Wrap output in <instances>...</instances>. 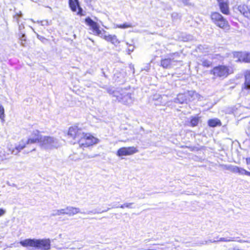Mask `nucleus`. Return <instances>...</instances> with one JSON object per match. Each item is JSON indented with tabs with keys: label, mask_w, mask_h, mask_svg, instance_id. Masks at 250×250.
Returning a JSON list of instances; mask_svg holds the SVG:
<instances>
[{
	"label": "nucleus",
	"mask_w": 250,
	"mask_h": 250,
	"mask_svg": "<svg viewBox=\"0 0 250 250\" xmlns=\"http://www.w3.org/2000/svg\"><path fill=\"white\" fill-rule=\"evenodd\" d=\"M68 136L77 142L81 147H87L99 142V140L90 133L84 132L83 129L78 126H74L69 128Z\"/></svg>",
	"instance_id": "nucleus-1"
},
{
	"label": "nucleus",
	"mask_w": 250,
	"mask_h": 250,
	"mask_svg": "<svg viewBox=\"0 0 250 250\" xmlns=\"http://www.w3.org/2000/svg\"><path fill=\"white\" fill-rule=\"evenodd\" d=\"M35 143L38 142L40 146L44 149H52L60 146V144L58 140L52 137L43 136L40 134L38 130H34L32 133Z\"/></svg>",
	"instance_id": "nucleus-2"
},
{
	"label": "nucleus",
	"mask_w": 250,
	"mask_h": 250,
	"mask_svg": "<svg viewBox=\"0 0 250 250\" xmlns=\"http://www.w3.org/2000/svg\"><path fill=\"white\" fill-rule=\"evenodd\" d=\"M20 243L23 247H34L37 250H49L51 249V241L49 239H26L21 241Z\"/></svg>",
	"instance_id": "nucleus-3"
},
{
	"label": "nucleus",
	"mask_w": 250,
	"mask_h": 250,
	"mask_svg": "<svg viewBox=\"0 0 250 250\" xmlns=\"http://www.w3.org/2000/svg\"><path fill=\"white\" fill-rule=\"evenodd\" d=\"M232 73V68L230 66L225 65H219L215 66L210 71V74L213 75L214 79L219 78L221 79H224Z\"/></svg>",
	"instance_id": "nucleus-4"
},
{
	"label": "nucleus",
	"mask_w": 250,
	"mask_h": 250,
	"mask_svg": "<svg viewBox=\"0 0 250 250\" xmlns=\"http://www.w3.org/2000/svg\"><path fill=\"white\" fill-rule=\"evenodd\" d=\"M114 94L117 100L125 104L131 105L133 103L134 98L131 93L128 92L126 90L122 89L120 92H115Z\"/></svg>",
	"instance_id": "nucleus-5"
},
{
	"label": "nucleus",
	"mask_w": 250,
	"mask_h": 250,
	"mask_svg": "<svg viewBox=\"0 0 250 250\" xmlns=\"http://www.w3.org/2000/svg\"><path fill=\"white\" fill-rule=\"evenodd\" d=\"M35 140L34 139V137L31 135L27 139H22L19 142V144L16 146L15 149H11L9 148V151L11 153L14 155H17L19 152L25 148L26 145L31 144H35Z\"/></svg>",
	"instance_id": "nucleus-6"
},
{
	"label": "nucleus",
	"mask_w": 250,
	"mask_h": 250,
	"mask_svg": "<svg viewBox=\"0 0 250 250\" xmlns=\"http://www.w3.org/2000/svg\"><path fill=\"white\" fill-rule=\"evenodd\" d=\"M35 140L34 139V137L31 135L27 139H22L19 142V144L16 146L15 149H11L9 148V151L11 153L14 155H17L19 152L25 148L26 145L31 144H35Z\"/></svg>",
	"instance_id": "nucleus-7"
},
{
	"label": "nucleus",
	"mask_w": 250,
	"mask_h": 250,
	"mask_svg": "<svg viewBox=\"0 0 250 250\" xmlns=\"http://www.w3.org/2000/svg\"><path fill=\"white\" fill-rule=\"evenodd\" d=\"M169 56V57L168 58L161 60V66L164 68H170L175 65V62L178 61L175 59L179 57L180 54L178 52H175L170 54Z\"/></svg>",
	"instance_id": "nucleus-8"
},
{
	"label": "nucleus",
	"mask_w": 250,
	"mask_h": 250,
	"mask_svg": "<svg viewBox=\"0 0 250 250\" xmlns=\"http://www.w3.org/2000/svg\"><path fill=\"white\" fill-rule=\"evenodd\" d=\"M211 18L213 22L221 28H225L228 26V22L219 13H212Z\"/></svg>",
	"instance_id": "nucleus-9"
},
{
	"label": "nucleus",
	"mask_w": 250,
	"mask_h": 250,
	"mask_svg": "<svg viewBox=\"0 0 250 250\" xmlns=\"http://www.w3.org/2000/svg\"><path fill=\"white\" fill-rule=\"evenodd\" d=\"M137 152H138V149L134 146L124 147L118 150L117 155L118 156H127L132 155Z\"/></svg>",
	"instance_id": "nucleus-10"
},
{
	"label": "nucleus",
	"mask_w": 250,
	"mask_h": 250,
	"mask_svg": "<svg viewBox=\"0 0 250 250\" xmlns=\"http://www.w3.org/2000/svg\"><path fill=\"white\" fill-rule=\"evenodd\" d=\"M85 22L89 25L93 30L95 34L98 36L102 34V31L99 29V26L98 24L93 21L90 18L87 17L85 20Z\"/></svg>",
	"instance_id": "nucleus-11"
},
{
	"label": "nucleus",
	"mask_w": 250,
	"mask_h": 250,
	"mask_svg": "<svg viewBox=\"0 0 250 250\" xmlns=\"http://www.w3.org/2000/svg\"><path fill=\"white\" fill-rule=\"evenodd\" d=\"M234 56L238 58L237 61L250 62V53L238 52H235Z\"/></svg>",
	"instance_id": "nucleus-12"
},
{
	"label": "nucleus",
	"mask_w": 250,
	"mask_h": 250,
	"mask_svg": "<svg viewBox=\"0 0 250 250\" xmlns=\"http://www.w3.org/2000/svg\"><path fill=\"white\" fill-rule=\"evenodd\" d=\"M226 169L234 173H238L241 175H246L250 176V172L247 171L243 168L237 166H226Z\"/></svg>",
	"instance_id": "nucleus-13"
},
{
	"label": "nucleus",
	"mask_w": 250,
	"mask_h": 250,
	"mask_svg": "<svg viewBox=\"0 0 250 250\" xmlns=\"http://www.w3.org/2000/svg\"><path fill=\"white\" fill-rule=\"evenodd\" d=\"M69 5L73 11H76L77 8H78V14L83 15L82 14L83 9L80 7L78 0H69Z\"/></svg>",
	"instance_id": "nucleus-14"
},
{
	"label": "nucleus",
	"mask_w": 250,
	"mask_h": 250,
	"mask_svg": "<svg viewBox=\"0 0 250 250\" xmlns=\"http://www.w3.org/2000/svg\"><path fill=\"white\" fill-rule=\"evenodd\" d=\"M238 9L245 17L250 19V6L240 5L238 6Z\"/></svg>",
	"instance_id": "nucleus-15"
},
{
	"label": "nucleus",
	"mask_w": 250,
	"mask_h": 250,
	"mask_svg": "<svg viewBox=\"0 0 250 250\" xmlns=\"http://www.w3.org/2000/svg\"><path fill=\"white\" fill-rule=\"evenodd\" d=\"M221 12L224 14H228L229 13L228 5V0H217Z\"/></svg>",
	"instance_id": "nucleus-16"
},
{
	"label": "nucleus",
	"mask_w": 250,
	"mask_h": 250,
	"mask_svg": "<svg viewBox=\"0 0 250 250\" xmlns=\"http://www.w3.org/2000/svg\"><path fill=\"white\" fill-rule=\"evenodd\" d=\"M64 214L69 216H73L78 213L81 212L80 209L77 208H75L71 206H68L64 208Z\"/></svg>",
	"instance_id": "nucleus-17"
},
{
	"label": "nucleus",
	"mask_w": 250,
	"mask_h": 250,
	"mask_svg": "<svg viewBox=\"0 0 250 250\" xmlns=\"http://www.w3.org/2000/svg\"><path fill=\"white\" fill-rule=\"evenodd\" d=\"M188 101H192L195 99H200V95L194 91H188L185 92Z\"/></svg>",
	"instance_id": "nucleus-18"
},
{
	"label": "nucleus",
	"mask_w": 250,
	"mask_h": 250,
	"mask_svg": "<svg viewBox=\"0 0 250 250\" xmlns=\"http://www.w3.org/2000/svg\"><path fill=\"white\" fill-rule=\"evenodd\" d=\"M104 38L107 42H111L113 44L117 45L120 42L115 35H104Z\"/></svg>",
	"instance_id": "nucleus-19"
},
{
	"label": "nucleus",
	"mask_w": 250,
	"mask_h": 250,
	"mask_svg": "<svg viewBox=\"0 0 250 250\" xmlns=\"http://www.w3.org/2000/svg\"><path fill=\"white\" fill-rule=\"evenodd\" d=\"M245 81L244 84L243 88L250 90V70L246 71L245 74Z\"/></svg>",
	"instance_id": "nucleus-20"
},
{
	"label": "nucleus",
	"mask_w": 250,
	"mask_h": 250,
	"mask_svg": "<svg viewBox=\"0 0 250 250\" xmlns=\"http://www.w3.org/2000/svg\"><path fill=\"white\" fill-rule=\"evenodd\" d=\"M197 62L199 64L202 65L204 67H209L212 64V62L205 59V58L200 57L197 60Z\"/></svg>",
	"instance_id": "nucleus-21"
},
{
	"label": "nucleus",
	"mask_w": 250,
	"mask_h": 250,
	"mask_svg": "<svg viewBox=\"0 0 250 250\" xmlns=\"http://www.w3.org/2000/svg\"><path fill=\"white\" fill-rule=\"evenodd\" d=\"M187 101H188V99L186 97V95L185 93L184 94H182V93L179 94L177 95V98H175L174 100V102L175 103H179V104H183L184 102H187Z\"/></svg>",
	"instance_id": "nucleus-22"
},
{
	"label": "nucleus",
	"mask_w": 250,
	"mask_h": 250,
	"mask_svg": "<svg viewBox=\"0 0 250 250\" xmlns=\"http://www.w3.org/2000/svg\"><path fill=\"white\" fill-rule=\"evenodd\" d=\"M208 125L210 127H214L222 125L220 120L217 118L209 119L208 122Z\"/></svg>",
	"instance_id": "nucleus-23"
},
{
	"label": "nucleus",
	"mask_w": 250,
	"mask_h": 250,
	"mask_svg": "<svg viewBox=\"0 0 250 250\" xmlns=\"http://www.w3.org/2000/svg\"><path fill=\"white\" fill-rule=\"evenodd\" d=\"M10 148H6L5 149L3 148H0V160H3L4 159H6V157L11 153L9 151Z\"/></svg>",
	"instance_id": "nucleus-24"
},
{
	"label": "nucleus",
	"mask_w": 250,
	"mask_h": 250,
	"mask_svg": "<svg viewBox=\"0 0 250 250\" xmlns=\"http://www.w3.org/2000/svg\"><path fill=\"white\" fill-rule=\"evenodd\" d=\"M61 214H65L64 208L54 210L53 211V212L51 214V216H55L60 215Z\"/></svg>",
	"instance_id": "nucleus-25"
},
{
	"label": "nucleus",
	"mask_w": 250,
	"mask_h": 250,
	"mask_svg": "<svg viewBox=\"0 0 250 250\" xmlns=\"http://www.w3.org/2000/svg\"><path fill=\"white\" fill-rule=\"evenodd\" d=\"M132 26L131 24L128 23H125L123 24H116L115 25V28H127L129 27H131Z\"/></svg>",
	"instance_id": "nucleus-26"
},
{
	"label": "nucleus",
	"mask_w": 250,
	"mask_h": 250,
	"mask_svg": "<svg viewBox=\"0 0 250 250\" xmlns=\"http://www.w3.org/2000/svg\"><path fill=\"white\" fill-rule=\"evenodd\" d=\"M199 119L198 117H193L191 119L190 124L192 126H195L197 125L199 123Z\"/></svg>",
	"instance_id": "nucleus-27"
},
{
	"label": "nucleus",
	"mask_w": 250,
	"mask_h": 250,
	"mask_svg": "<svg viewBox=\"0 0 250 250\" xmlns=\"http://www.w3.org/2000/svg\"><path fill=\"white\" fill-rule=\"evenodd\" d=\"M4 107L1 105H0V119L2 120H4Z\"/></svg>",
	"instance_id": "nucleus-28"
},
{
	"label": "nucleus",
	"mask_w": 250,
	"mask_h": 250,
	"mask_svg": "<svg viewBox=\"0 0 250 250\" xmlns=\"http://www.w3.org/2000/svg\"><path fill=\"white\" fill-rule=\"evenodd\" d=\"M127 45H128L127 48V52L128 54H130L134 49V46L132 44H129L127 42H126Z\"/></svg>",
	"instance_id": "nucleus-29"
},
{
	"label": "nucleus",
	"mask_w": 250,
	"mask_h": 250,
	"mask_svg": "<svg viewBox=\"0 0 250 250\" xmlns=\"http://www.w3.org/2000/svg\"><path fill=\"white\" fill-rule=\"evenodd\" d=\"M233 241H234V238H231L230 239L220 238L219 239H217V242H230Z\"/></svg>",
	"instance_id": "nucleus-30"
},
{
	"label": "nucleus",
	"mask_w": 250,
	"mask_h": 250,
	"mask_svg": "<svg viewBox=\"0 0 250 250\" xmlns=\"http://www.w3.org/2000/svg\"><path fill=\"white\" fill-rule=\"evenodd\" d=\"M37 22L41 23L42 26H47L51 24L50 21L47 20L38 21Z\"/></svg>",
	"instance_id": "nucleus-31"
},
{
	"label": "nucleus",
	"mask_w": 250,
	"mask_h": 250,
	"mask_svg": "<svg viewBox=\"0 0 250 250\" xmlns=\"http://www.w3.org/2000/svg\"><path fill=\"white\" fill-rule=\"evenodd\" d=\"M109 209H110V208H107L106 210H103V211H100V212H96L95 210H92V211H88V212H86V213H84V212H83V213L81 212V213H82L88 214H90V213H94V214H95V213H102V212H104V211H106L108 210Z\"/></svg>",
	"instance_id": "nucleus-32"
},
{
	"label": "nucleus",
	"mask_w": 250,
	"mask_h": 250,
	"mask_svg": "<svg viewBox=\"0 0 250 250\" xmlns=\"http://www.w3.org/2000/svg\"><path fill=\"white\" fill-rule=\"evenodd\" d=\"M133 203H125V204H124L123 205H122L120 207L121 208H131V205Z\"/></svg>",
	"instance_id": "nucleus-33"
},
{
	"label": "nucleus",
	"mask_w": 250,
	"mask_h": 250,
	"mask_svg": "<svg viewBox=\"0 0 250 250\" xmlns=\"http://www.w3.org/2000/svg\"><path fill=\"white\" fill-rule=\"evenodd\" d=\"M21 44L22 45V46H24V43L23 42H25L26 41V39H25V35L24 34H22L21 37Z\"/></svg>",
	"instance_id": "nucleus-34"
},
{
	"label": "nucleus",
	"mask_w": 250,
	"mask_h": 250,
	"mask_svg": "<svg viewBox=\"0 0 250 250\" xmlns=\"http://www.w3.org/2000/svg\"><path fill=\"white\" fill-rule=\"evenodd\" d=\"M6 212L5 209L3 208H0V217L3 216Z\"/></svg>",
	"instance_id": "nucleus-35"
},
{
	"label": "nucleus",
	"mask_w": 250,
	"mask_h": 250,
	"mask_svg": "<svg viewBox=\"0 0 250 250\" xmlns=\"http://www.w3.org/2000/svg\"><path fill=\"white\" fill-rule=\"evenodd\" d=\"M217 242V240H209L206 242V243H207L208 242L215 243V242Z\"/></svg>",
	"instance_id": "nucleus-36"
},
{
	"label": "nucleus",
	"mask_w": 250,
	"mask_h": 250,
	"mask_svg": "<svg viewBox=\"0 0 250 250\" xmlns=\"http://www.w3.org/2000/svg\"><path fill=\"white\" fill-rule=\"evenodd\" d=\"M237 241L238 242H240V243L248 242L247 241L242 240H237Z\"/></svg>",
	"instance_id": "nucleus-37"
},
{
	"label": "nucleus",
	"mask_w": 250,
	"mask_h": 250,
	"mask_svg": "<svg viewBox=\"0 0 250 250\" xmlns=\"http://www.w3.org/2000/svg\"><path fill=\"white\" fill-rule=\"evenodd\" d=\"M246 162L247 164H250V158H248L246 159Z\"/></svg>",
	"instance_id": "nucleus-38"
},
{
	"label": "nucleus",
	"mask_w": 250,
	"mask_h": 250,
	"mask_svg": "<svg viewBox=\"0 0 250 250\" xmlns=\"http://www.w3.org/2000/svg\"><path fill=\"white\" fill-rule=\"evenodd\" d=\"M37 38H38L39 40H41L42 39H45L44 38H43V37H42V36H39V35H37Z\"/></svg>",
	"instance_id": "nucleus-39"
},
{
	"label": "nucleus",
	"mask_w": 250,
	"mask_h": 250,
	"mask_svg": "<svg viewBox=\"0 0 250 250\" xmlns=\"http://www.w3.org/2000/svg\"><path fill=\"white\" fill-rule=\"evenodd\" d=\"M19 17H21L22 13L20 12L19 14H18Z\"/></svg>",
	"instance_id": "nucleus-40"
},
{
	"label": "nucleus",
	"mask_w": 250,
	"mask_h": 250,
	"mask_svg": "<svg viewBox=\"0 0 250 250\" xmlns=\"http://www.w3.org/2000/svg\"><path fill=\"white\" fill-rule=\"evenodd\" d=\"M22 28V26L21 25L19 26V30H21Z\"/></svg>",
	"instance_id": "nucleus-41"
},
{
	"label": "nucleus",
	"mask_w": 250,
	"mask_h": 250,
	"mask_svg": "<svg viewBox=\"0 0 250 250\" xmlns=\"http://www.w3.org/2000/svg\"><path fill=\"white\" fill-rule=\"evenodd\" d=\"M86 2H90L92 0H84Z\"/></svg>",
	"instance_id": "nucleus-42"
},
{
	"label": "nucleus",
	"mask_w": 250,
	"mask_h": 250,
	"mask_svg": "<svg viewBox=\"0 0 250 250\" xmlns=\"http://www.w3.org/2000/svg\"><path fill=\"white\" fill-rule=\"evenodd\" d=\"M158 96H159V97H158V98H157V99H160V98H162V97H161V96H160V95H158Z\"/></svg>",
	"instance_id": "nucleus-43"
},
{
	"label": "nucleus",
	"mask_w": 250,
	"mask_h": 250,
	"mask_svg": "<svg viewBox=\"0 0 250 250\" xmlns=\"http://www.w3.org/2000/svg\"><path fill=\"white\" fill-rule=\"evenodd\" d=\"M87 157H88V158H93V157H94V156H88Z\"/></svg>",
	"instance_id": "nucleus-44"
},
{
	"label": "nucleus",
	"mask_w": 250,
	"mask_h": 250,
	"mask_svg": "<svg viewBox=\"0 0 250 250\" xmlns=\"http://www.w3.org/2000/svg\"><path fill=\"white\" fill-rule=\"evenodd\" d=\"M117 208V207H115V206L112 207V208Z\"/></svg>",
	"instance_id": "nucleus-45"
}]
</instances>
